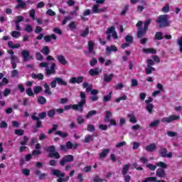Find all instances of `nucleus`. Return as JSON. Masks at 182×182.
<instances>
[{
	"mask_svg": "<svg viewBox=\"0 0 182 182\" xmlns=\"http://www.w3.org/2000/svg\"><path fill=\"white\" fill-rule=\"evenodd\" d=\"M80 97H81V100L78 104L65 105L64 106V110L73 109V110H79L80 113H83V107L86 105V94H85L83 91H81Z\"/></svg>",
	"mask_w": 182,
	"mask_h": 182,
	"instance_id": "nucleus-1",
	"label": "nucleus"
},
{
	"mask_svg": "<svg viewBox=\"0 0 182 182\" xmlns=\"http://www.w3.org/2000/svg\"><path fill=\"white\" fill-rule=\"evenodd\" d=\"M51 174L55 177H58L57 182H68L69 178L73 177V176L75 174V170L71 171L69 176H65V178H63V177H65V173H63L62 171L59 169L51 170Z\"/></svg>",
	"mask_w": 182,
	"mask_h": 182,
	"instance_id": "nucleus-2",
	"label": "nucleus"
},
{
	"mask_svg": "<svg viewBox=\"0 0 182 182\" xmlns=\"http://www.w3.org/2000/svg\"><path fill=\"white\" fill-rule=\"evenodd\" d=\"M35 114H36V112L33 113V115L31 116V119L32 120H34L35 122H36V127H34V133H36V129H41L43 127V126L42 125V121H41V119H45V117H46V112H41L40 114H38V117H37Z\"/></svg>",
	"mask_w": 182,
	"mask_h": 182,
	"instance_id": "nucleus-3",
	"label": "nucleus"
},
{
	"mask_svg": "<svg viewBox=\"0 0 182 182\" xmlns=\"http://www.w3.org/2000/svg\"><path fill=\"white\" fill-rule=\"evenodd\" d=\"M44 150L47 152L49 153L48 155V157L49 159H56L57 160L60 159V154L59 152L56 151V146L54 145H50L44 149Z\"/></svg>",
	"mask_w": 182,
	"mask_h": 182,
	"instance_id": "nucleus-4",
	"label": "nucleus"
},
{
	"mask_svg": "<svg viewBox=\"0 0 182 182\" xmlns=\"http://www.w3.org/2000/svg\"><path fill=\"white\" fill-rule=\"evenodd\" d=\"M156 23H159V28H167V26H170L168 15L167 14L160 15L156 20Z\"/></svg>",
	"mask_w": 182,
	"mask_h": 182,
	"instance_id": "nucleus-5",
	"label": "nucleus"
},
{
	"mask_svg": "<svg viewBox=\"0 0 182 182\" xmlns=\"http://www.w3.org/2000/svg\"><path fill=\"white\" fill-rule=\"evenodd\" d=\"M60 85V86H68V82L61 77H56L53 79V80L50 83V87L55 89L56 87V84Z\"/></svg>",
	"mask_w": 182,
	"mask_h": 182,
	"instance_id": "nucleus-6",
	"label": "nucleus"
},
{
	"mask_svg": "<svg viewBox=\"0 0 182 182\" xmlns=\"http://www.w3.org/2000/svg\"><path fill=\"white\" fill-rule=\"evenodd\" d=\"M75 161V156L73 155H65L62 159L60 161V165L63 167L66 163H72L73 161Z\"/></svg>",
	"mask_w": 182,
	"mask_h": 182,
	"instance_id": "nucleus-7",
	"label": "nucleus"
},
{
	"mask_svg": "<svg viewBox=\"0 0 182 182\" xmlns=\"http://www.w3.org/2000/svg\"><path fill=\"white\" fill-rule=\"evenodd\" d=\"M176 120H180V115H170L169 117H164L161 119L163 123H171L172 122H176Z\"/></svg>",
	"mask_w": 182,
	"mask_h": 182,
	"instance_id": "nucleus-8",
	"label": "nucleus"
},
{
	"mask_svg": "<svg viewBox=\"0 0 182 182\" xmlns=\"http://www.w3.org/2000/svg\"><path fill=\"white\" fill-rule=\"evenodd\" d=\"M160 157L171 159L173 157V153L168 152L167 148H161L159 151Z\"/></svg>",
	"mask_w": 182,
	"mask_h": 182,
	"instance_id": "nucleus-9",
	"label": "nucleus"
},
{
	"mask_svg": "<svg viewBox=\"0 0 182 182\" xmlns=\"http://www.w3.org/2000/svg\"><path fill=\"white\" fill-rule=\"evenodd\" d=\"M83 80H85V77L83 76L73 77L69 80V83L70 85H75V83L80 85V83H83Z\"/></svg>",
	"mask_w": 182,
	"mask_h": 182,
	"instance_id": "nucleus-10",
	"label": "nucleus"
},
{
	"mask_svg": "<svg viewBox=\"0 0 182 182\" xmlns=\"http://www.w3.org/2000/svg\"><path fill=\"white\" fill-rule=\"evenodd\" d=\"M21 56L23 58V62H28L29 59H31L32 60L33 59V56L31 55V53L28 50H23L21 51Z\"/></svg>",
	"mask_w": 182,
	"mask_h": 182,
	"instance_id": "nucleus-11",
	"label": "nucleus"
},
{
	"mask_svg": "<svg viewBox=\"0 0 182 182\" xmlns=\"http://www.w3.org/2000/svg\"><path fill=\"white\" fill-rule=\"evenodd\" d=\"M156 176L159 178H164L166 177V171L163 168H159L156 171Z\"/></svg>",
	"mask_w": 182,
	"mask_h": 182,
	"instance_id": "nucleus-12",
	"label": "nucleus"
},
{
	"mask_svg": "<svg viewBox=\"0 0 182 182\" xmlns=\"http://www.w3.org/2000/svg\"><path fill=\"white\" fill-rule=\"evenodd\" d=\"M113 77H114V74L111 73V74L108 75V74L105 73V74H104L103 80L105 83H109V82H112V80H113Z\"/></svg>",
	"mask_w": 182,
	"mask_h": 182,
	"instance_id": "nucleus-13",
	"label": "nucleus"
},
{
	"mask_svg": "<svg viewBox=\"0 0 182 182\" xmlns=\"http://www.w3.org/2000/svg\"><path fill=\"white\" fill-rule=\"evenodd\" d=\"M43 39H44L45 42L49 43V42H50V41H52V39L53 41H56V39H58V37H56L55 34H50V35L44 36Z\"/></svg>",
	"mask_w": 182,
	"mask_h": 182,
	"instance_id": "nucleus-14",
	"label": "nucleus"
},
{
	"mask_svg": "<svg viewBox=\"0 0 182 182\" xmlns=\"http://www.w3.org/2000/svg\"><path fill=\"white\" fill-rule=\"evenodd\" d=\"M105 50H106V53L109 54V53H112V52H117L119 49L117 48V47H116V46L112 45L109 47L107 46V48H105Z\"/></svg>",
	"mask_w": 182,
	"mask_h": 182,
	"instance_id": "nucleus-15",
	"label": "nucleus"
},
{
	"mask_svg": "<svg viewBox=\"0 0 182 182\" xmlns=\"http://www.w3.org/2000/svg\"><path fill=\"white\" fill-rule=\"evenodd\" d=\"M89 75L90 76H99V75H100V71H99L98 68H91L89 71Z\"/></svg>",
	"mask_w": 182,
	"mask_h": 182,
	"instance_id": "nucleus-16",
	"label": "nucleus"
},
{
	"mask_svg": "<svg viewBox=\"0 0 182 182\" xmlns=\"http://www.w3.org/2000/svg\"><path fill=\"white\" fill-rule=\"evenodd\" d=\"M57 60L61 63V65H66L68 63V60H66V58H65V56L62 55H58L56 57Z\"/></svg>",
	"mask_w": 182,
	"mask_h": 182,
	"instance_id": "nucleus-17",
	"label": "nucleus"
},
{
	"mask_svg": "<svg viewBox=\"0 0 182 182\" xmlns=\"http://www.w3.org/2000/svg\"><path fill=\"white\" fill-rule=\"evenodd\" d=\"M146 151H149V153H153V151H154V150H156V149H157V147L156 146V144L152 143L150 144L149 145L146 146Z\"/></svg>",
	"mask_w": 182,
	"mask_h": 182,
	"instance_id": "nucleus-18",
	"label": "nucleus"
},
{
	"mask_svg": "<svg viewBox=\"0 0 182 182\" xmlns=\"http://www.w3.org/2000/svg\"><path fill=\"white\" fill-rule=\"evenodd\" d=\"M130 164H127L124 165L122 171V176H126L127 175V173H129V171L130 170Z\"/></svg>",
	"mask_w": 182,
	"mask_h": 182,
	"instance_id": "nucleus-19",
	"label": "nucleus"
},
{
	"mask_svg": "<svg viewBox=\"0 0 182 182\" xmlns=\"http://www.w3.org/2000/svg\"><path fill=\"white\" fill-rule=\"evenodd\" d=\"M35 174L36 176H38L39 180H45V178L48 176V173H41L40 170H36Z\"/></svg>",
	"mask_w": 182,
	"mask_h": 182,
	"instance_id": "nucleus-20",
	"label": "nucleus"
},
{
	"mask_svg": "<svg viewBox=\"0 0 182 182\" xmlns=\"http://www.w3.org/2000/svg\"><path fill=\"white\" fill-rule=\"evenodd\" d=\"M32 79H38V80H43L45 76L42 73L36 74L33 73L31 74Z\"/></svg>",
	"mask_w": 182,
	"mask_h": 182,
	"instance_id": "nucleus-21",
	"label": "nucleus"
},
{
	"mask_svg": "<svg viewBox=\"0 0 182 182\" xmlns=\"http://www.w3.org/2000/svg\"><path fill=\"white\" fill-rule=\"evenodd\" d=\"M82 87H84V89H86V92H92V89H93V85H89V82H85L82 84Z\"/></svg>",
	"mask_w": 182,
	"mask_h": 182,
	"instance_id": "nucleus-22",
	"label": "nucleus"
},
{
	"mask_svg": "<svg viewBox=\"0 0 182 182\" xmlns=\"http://www.w3.org/2000/svg\"><path fill=\"white\" fill-rule=\"evenodd\" d=\"M127 118L129 119L130 123H137V119L134 113L128 114Z\"/></svg>",
	"mask_w": 182,
	"mask_h": 182,
	"instance_id": "nucleus-23",
	"label": "nucleus"
},
{
	"mask_svg": "<svg viewBox=\"0 0 182 182\" xmlns=\"http://www.w3.org/2000/svg\"><path fill=\"white\" fill-rule=\"evenodd\" d=\"M146 32H147V31H145L144 28L143 29L141 28L136 33V38H138L139 39H141V38H143V36H144V35H146Z\"/></svg>",
	"mask_w": 182,
	"mask_h": 182,
	"instance_id": "nucleus-24",
	"label": "nucleus"
},
{
	"mask_svg": "<svg viewBox=\"0 0 182 182\" xmlns=\"http://www.w3.org/2000/svg\"><path fill=\"white\" fill-rule=\"evenodd\" d=\"M41 53H43V55H44L45 56L49 55V53H50V49L49 48V46H44L41 49Z\"/></svg>",
	"mask_w": 182,
	"mask_h": 182,
	"instance_id": "nucleus-25",
	"label": "nucleus"
},
{
	"mask_svg": "<svg viewBox=\"0 0 182 182\" xmlns=\"http://www.w3.org/2000/svg\"><path fill=\"white\" fill-rule=\"evenodd\" d=\"M93 137H95V135L93 134L86 135L83 140L84 143H90V141H93Z\"/></svg>",
	"mask_w": 182,
	"mask_h": 182,
	"instance_id": "nucleus-26",
	"label": "nucleus"
},
{
	"mask_svg": "<svg viewBox=\"0 0 182 182\" xmlns=\"http://www.w3.org/2000/svg\"><path fill=\"white\" fill-rule=\"evenodd\" d=\"M109 153H110V149H104L100 154V159H105V157H106L107 156V154H109Z\"/></svg>",
	"mask_w": 182,
	"mask_h": 182,
	"instance_id": "nucleus-27",
	"label": "nucleus"
},
{
	"mask_svg": "<svg viewBox=\"0 0 182 182\" xmlns=\"http://www.w3.org/2000/svg\"><path fill=\"white\" fill-rule=\"evenodd\" d=\"M154 70H156V68L154 67L147 65L145 68V73L146 75H151V73H153Z\"/></svg>",
	"mask_w": 182,
	"mask_h": 182,
	"instance_id": "nucleus-28",
	"label": "nucleus"
},
{
	"mask_svg": "<svg viewBox=\"0 0 182 182\" xmlns=\"http://www.w3.org/2000/svg\"><path fill=\"white\" fill-rule=\"evenodd\" d=\"M143 52L147 54L152 53L153 55L157 53V50L155 48H144Z\"/></svg>",
	"mask_w": 182,
	"mask_h": 182,
	"instance_id": "nucleus-29",
	"label": "nucleus"
},
{
	"mask_svg": "<svg viewBox=\"0 0 182 182\" xmlns=\"http://www.w3.org/2000/svg\"><path fill=\"white\" fill-rule=\"evenodd\" d=\"M95 43L92 41H88V52L90 53H95Z\"/></svg>",
	"mask_w": 182,
	"mask_h": 182,
	"instance_id": "nucleus-30",
	"label": "nucleus"
},
{
	"mask_svg": "<svg viewBox=\"0 0 182 182\" xmlns=\"http://www.w3.org/2000/svg\"><path fill=\"white\" fill-rule=\"evenodd\" d=\"M8 46L9 48H10V49H18V48H21V44L17 43L14 45V43L12 41H9L8 43Z\"/></svg>",
	"mask_w": 182,
	"mask_h": 182,
	"instance_id": "nucleus-31",
	"label": "nucleus"
},
{
	"mask_svg": "<svg viewBox=\"0 0 182 182\" xmlns=\"http://www.w3.org/2000/svg\"><path fill=\"white\" fill-rule=\"evenodd\" d=\"M37 102L39 105H46V98L43 96H39L37 97Z\"/></svg>",
	"mask_w": 182,
	"mask_h": 182,
	"instance_id": "nucleus-32",
	"label": "nucleus"
},
{
	"mask_svg": "<svg viewBox=\"0 0 182 182\" xmlns=\"http://www.w3.org/2000/svg\"><path fill=\"white\" fill-rule=\"evenodd\" d=\"M145 109L148 111L149 114H151V113H153V109H154V105H153V104H146Z\"/></svg>",
	"mask_w": 182,
	"mask_h": 182,
	"instance_id": "nucleus-33",
	"label": "nucleus"
},
{
	"mask_svg": "<svg viewBox=\"0 0 182 182\" xmlns=\"http://www.w3.org/2000/svg\"><path fill=\"white\" fill-rule=\"evenodd\" d=\"M56 136H60V137H62L63 139H65L69 136V134L68 132H63L62 131H57L55 132Z\"/></svg>",
	"mask_w": 182,
	"mask_h": 182,
	"instance_id": "nucleus-34",
	"label": "nucleus"
},
{
	"mask_svg": "<svg viewBox=\"0 0 182 182\" xmlns=\"http://www.w3.org/2000/svg\"><path fill=\"white\" fill-rule=\"evenodd\" d=\"M16 8L17 9H25V8H26V3L24 1H19L18 5L16 6Z\"/></svg>",
	"mask_w": 182,
	"mask_h": 182,
	"instance_id": "nucleus-35",
	"label": "nucleus"
},
{
	"mask_svg": "<svg viewBox=\"0 0 182 182\" xmlns=\"http://www.w3.org/2000/svg\"><path fill=\"white\" fill-rule=\"evenodd\" d=\"M156 41H163V33L158 31L155 33L154 36Z\"/></svg>",
	"mask_w": 182,
	"mask_h": 182,
	"instance_id": "nucleus-36",
	"label": "nucleus"
},
{
	"mask_svg": "<svg viewBox=\"0 0 182 182\" xmlns=\"http://www.w3.org/2000/svg\"><path fill=\"white\" fill-rule=\"evenodd\" d=\"M111 117H112V112L110 111H106L105 112V117L104 119L105 123H109V120Z\"/></svg>",
	"mask_w": 182,
	"mask_h": 182,
	"instance_id": "nucleus-37",
	"label": "nucleus"
},
{
	"mask_svg": "<svg viewBox=\"0 0 182 182\" xmlns=\"http://www.w3.org/2000/svg\"><path fill=\"white\" fill-rule=\"evenodd\" d=\"M141 182H157V178L152 176L148 177L143 180Z\"/></svg>",
	"mask_w": 182,
	"mask_h": 182,
	"instance_id": "nucleus-38",
	"label": "nucleus"
},
{
	"mask_svg": "<svg viewBox=\"0 0 182 182\" xmlns=\"http://www.w3.org/2000/svg\"><path fill=\"white\" fill-rule=\"evenodd\" d=\"M26 93L28 96L31 97H35V94L33 93V91L32 90V88L28 87L26 90Z\"/></svg>",
	"mask_w": 182,
	"mask_h": 182,
	"instance_id": "nucleus-39",
	"label": "nucleus"
},
{
	"mask_svg": "<svg viewBox=\"0 0 182 182\" xmlns=\"http://www.w3.org/2000/svg\"><path fill=\"white\" fill-rule=\"evenodd\" d=\"M96 114H97V111L91 110L86 114L85 117H86V119H90V117H92V116H95Z\"/></svg>",
	"mask_w": 182,
	"mask_h": 182,
	"instance_id": "nucleus-40",
	"label": "nucleus"
},
{
	"mask_svg": "<svg viewBox=\"0 0 182 182\" xmlns=\"http://www.w3.org/2000/svg\"><path fill=\"white\" fill-rule=\"evenodd\" d=\"M156 167H161V168H167L168 166L167 164L163 161H159L156 164Z\"/></svg>",
	"mask_w": 182,
	"mask_h": 182,
	"instance_id": "nucleus-41",
	"label": "nucleus"
},
{
	"mask_svg": "<svg viewBox=\"0 0 182 182\" xmlns=\"http://www.w3.org/2000/svg\"><path fill=\"white\" fill-rule=\"evenodd\" d=\"M89 35V27H86L85 29L80 34L82 38H86Z\"/></svg>",
	"mask_w": 182,
	"mask_h": 182,
	"instance_id": "nucleus-42",
	"label": "nucleus"
},
{
	"mask_svg": "<svg viewBox=\"0 0 182 182\" xmlns=\"http://www.w3.org/2000/svg\"><path fill=\"white\" fill-rule=\"evenodd\" d=\"M112 93H113V91H111L109 93V95L104 96L103 102H110V99H112Z\"/></svg>",
	"mask_w": 182,
	"mask_h": 182,
	"instance_id": "nucleus-43",
	"label": "nucleus"
},
{
	"mask_svg": "<svg viewBox=\"0 0 182 182\" xmlns=\"http://www.w3.org/2000/svg\"><path fill=\"white\" fill-rule=\"evenodd\" d=\"M43 90V87L42 86H36L34 87V95H38L41 93Z\"/></svg>",
	"mask_w": 182,
	"mask_h": 182,
	"instance_id": "nucleus-44",
	"label": "nucleus"
},
{
	"mask_svg": "<svg viewBox=\"0 0 182 182\" xmlns=\"http://www.w3.org/2000/svg\"><path fill=\"white\" fill-rule=\"evenodd\" d=\"M29 141V137L26 136H24L23 137V141H21L20 142V144L21 146H26V144H28V142Z\"/></svg>",
	"mask_w": 182,
	"mask_h": 182,
	"instance_id": "nucleus-45",
	"label": "nucleus"
},
{
	"mask_svg": "<svg viewBox=\"0 0 182 182\" xmlns=\"http://www.w3.org/2000/svg\"><path fill=\"white\" fill-rule=\"evenodd\" d=\"M14 134L16 136H23L25 134V130L23 129H15Z\"/></svg>",
	"mask_w": 182,
	"mask_h": 182,
	"instance_id": "nucleus-46",
	"label": "nucleus"
},
{
	"mask_svg": "<svg viewBox=\"0 0 182 182\" xmlns=\"http://www.w3.org/2000/svg\"><path fill=\"white\" fill-rule=\"evenodd\" d=\"M125 42L132 45L133 43V36L127 35L125 36Z\"/></svg>",
	"mask_w": 182,
	"mask_h": 182,
	"instance_id": "nucleus-47",
	"label": "nucleus"
},
{
	"mask_svg": "<svg viewBox=\"0 0 182 182\" xmlns=\"http://www.w3.org/2000/svg\"><path fill=\"white\" fill-rule=\"evenodd\" d=\"M151 23V19L149 18L144 22V30L147 31L149 29V25Z\"/></svg>",
	"mask_w": 182,
	"mask_h": 182,
	"instance_id": "nucleus-48",
	"label": "nucleus"
},
{
	"mask_svg": "<svg viewBox=\"0 0 182 182\" xmlns=\"http://www.w3.org/2000/svg\"><path fill=\"white\" fill-rule=\"evenodd\" d=\"M160 124V119H156L149 124V127H157Z\"/></svg>",
	"mask_w": 182,
	"mask_h": 182,
	"instance_id": "nucleus-49",
	"label": "nucleus"
},
{
	"mask_svg": "<svg viewBox=\"0 0 182 182\" xmlns=\"http://www.w3.org/2000/svg\"><path fill=\"white\" fill-rule=\"evenodd\" d=\"M162 12L164 14H167L168 12H170V5L169 4H166L162 9H161Z\"/></svg>",
	"mask_w": 182,
	"mask_h": 182,
	"instance_id": "nucleus-50",
	"label": "nucleus"
},
{
	"mask_svg": "<svg viewBox=\"0 0 182 182\" xmlns=\"http://www.w3.org/2000/svg\"><path fill=\"white\" fill-rule=\"evenodd\" d=\"M11 35L13 38H18L21 36V32L14 31L11 32Z\"/></svg>",
	"mask_w": 182,
	"mask_h": 182,
	"instance_id": "nucleus-51",
	"label": "nucleus"
},
{
	"mask_svg": "<svg viewBox=\"0 0 182 182\" xmlns=\"http://www.w3.org/2000/svg\"><path fill=\"white\" fill-rule=\"evenodd\" d=\"M121 100H127V95H124L119 98L115 99L116 103H120Z\"/></svg>",
	"mask_w": 182,
	"mask_h": 182,
	"instance_id": "nucleus-52",
	"label": "nucleus"
},
{
	"mask_svg": "<svg viewBox=\"0 0 182 182\" xmlns=\"http://www.w3.org/2000/svg\"><path fill=\"white\" fill-rule=\"evenodd\" d=\"M114 31H116V28L114 26H112L106 31V33L107 35H110V33H113Z\"/></svg>",
	"mask_w": 182,
	"mask_h": 182,
	"instance_id": "nucleus-53",
	"label": "nucleus"
},
{
	"mask_svg": "<svg viewBox=\"0 0 182 182\" xmlns=\"http://www.w3.org/2000/svg\"><path fill=\"white\" fill-rule=\"evenodd\" d=\"M177 45L178 46L179 48V52L182 53V37L178 39Z\"/></svg>",
	"mask_w": 182,
	"mask_h": 182,
	"instance_id": "nucleus-54",
	"label": "nucleus"
},
{
	"mask_svg": "<svg viewBox=\"0 0 182 182\" xmlns=\"http://www.w3.org/2000/svg\"><path fill=\"white\" fill-rule=\"evenodd\" d=\"M65 147H67L68 150H72V149H73V143H72L70 141H67L65 144Z\"/></svg>",
	"mask_w": 182,
	"mask_h": 182,
	"instance_id": "nucleus-55",
	"label": "nucleus"
},
{
	"mask_svg": "<svg viewBox=\"0 0 182 182\" xmlns=\"http://www.w3.org/2000/svg\"><path fill=\"white\" fill-rule=\"evenodd\" d=\"M87 132H95L96 130V128L95 127V125L88 124L87 126Z\"/></svg>",
	"mask_w": 182,
	"mask_h": 182,
	"instance_id": "nucleus-56",
	"label": "nucleus"
},
{
	"mask_svg": "<svg viewBox=\"0 0 182 182\" xmlns=\"http://www.w3.org/2000/svg\"><path fill=\"white\" fill-rule=\"evenodd\" d=\"M68 28H70L71 31H75V29H76V23H75V21H71L68 25Z\"/></svg>",
	"mask_w": 182,
	"mask_h": 182,
	"instance_id": "nucleus-57",
	"label": "nucleus"
},
{
	"mask_svg": "<svg viewBox=\"0 0 182 182\" xmlns=\"http://www.w3.org/2000/svg\"><path fill=\"white\" fill-rule=\"evenodd\" d=\"M25 31L26 32H28V33H31V32L33 31V27H32L30 24H28L26 26Z\"/></svg>",
	"mask_w": 182,
	"mask_h": 182,
	"instance_id": "nucleus-58",
	"label": "nucleus"
},
{
	"mask_svg": "<svg viewBox=\"0 0 182 182\" xmlns=\"http://www.w3.org/2000/svg\"><path fill=\"white\" fill-rule=\"evenodd\" d=\"M58 130V124H53L52 129L48 130V134H52L53 132H56Z\"/></svg>",
	"mask_w": 182,
	"mask_h": 182,
	"instance_id": "nucleus-59",
	"label": "nucleus"
},
{
	"mask_svg": "<svg viewBox=\"0 0 182 182\" xmlns=\"http://www.w3.org/2000/svg\"><path fill=\"white\" fill-rule=\"evenodd\" d=\"M36 59L37 60H43V55H42V54H41V53L36 52Z\"/></svg>",
	"mask_w": 182,
	"mask_h": 182,
	"instance_id": "nucleus-60",
	"label": "nucleus"
},
{
	"mask_svg": "<svg viewBox=\"0 0 182 182\" xmlns=\"http://www.w3.org/2000/svg\"><path fill=\"white\" fill-rule=\"evenodd\" d=\"M92 12L93 14H99V4H95L92 6Z\"/></svg>",
	"mask_w": 182,
	"mask_h": 182,
	"instance_id": "nucleus-61",
	"label": "nucleus"
},
{
	"mask_svg": "<svg viewBox=\"0 0 182 182\" xmlns=\"http://www.w3.org/2000/svg\"><path fill=\"white\" fill-rule=\"evenodd\" d=\"M146 167H148V168H149L152 171H154V170H156V168H157V165H153L151 164H148L146 165Z\"/></svg>",
	"mask_w": 182,
	"mask_h": 182,
	"instance_id": "nucleus-62",
	"label": "nucleus"
},
{
	"mask_svg": "<svg viewBox=\"0 0 182 182\" xmlns=\"http://www.w3.org/2000/svg\"><path fill=\"white\" fill-rule=\"evenodd\" d=\"M23 21V16H17L16 17L15 23H19L20 22H22Z\"/></svg>",
	"mask_w": 182,
	"mask_h": 182,
	"instance_id": "nucleus-63",
	"label": "nucleus"
},
{
	"mask_svg": "<svg viewBox=\"0 0 182 182\" xmlns=\"http://www.w3.org/2000/svg\"><path fill=\"white\" fill-rule=\"evenodd\" d=\"M94 182H103V179L100 178L99 175H95L93 178Z\"/></svg>",
	"mask_w": 182,
	"mask_h": 182,
	"instance_id": "nucleus-64",
	"label": "nucleus"
}]
</instances>
